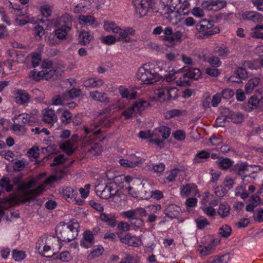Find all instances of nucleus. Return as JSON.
<instances>
[{"mask_svg":"<svg viewBox=\"0 0 263 263\" xmlns=\"http://www.w3.org/2000/svg\"><path fill=\"white\" fill-rule=\"evenodd\" d=\"M22 178L21 175L15 176L13 179V183L18 185V189L21 191L24 202L33 200L44 191L43 185H41L35 189L29 190L33 186L34 183V181L31 180L28 182H24L22 180Z\"/></svg>","mask_w":263,"mask_h":263,"instance_id":"obj_1","label":"nucleus"},{"mask_svg":"<svg viewBox=\"0 0 263 263\" xmlns=\"http://www.w3.org/2000/svg\"><path fill=\"white\" fill-rule=\"evenodd\" d=\"M79 228L77 221L71 223L60 222L55 227L57 237L59 241L69 242L77 237Z\"/></svg>","mask_w":263,"mask_h":263,"instance_id":"obj_2","label":"nucleus"},{"mask_svg":"<svg viewBox=\"0 0 263 263\" xmlns=\"http://www.w3.org/2000/svg\"><path fill=\"white\" fill-rule=\"evenodd\" d=\"M196 36L198 39H206L220 31L218 27H213L212 22L203 20L196 25Z\"/></svg>","mask_w":263,"mask_h":263,"instance_id":"obj_3","label":"nucleus"},{"mask_svg":"<svg viewBox=\"0 0 263 263\" xmlns=\"http://www.w3.org/2000/svg\"><path fill=\"white\" fill-rule=\"evenodd\" d=\"M149 65H145L139 68L137 73L138 80L147 84H153L159 80V76L157 72L152 71L148 68Z\"/></svg>","mask_w":263,"mask_h":263,"instance_id":"obj_4","label":"nucleus"},{"mask_svg":"<svg viewBox=\"0 0 263 263\" xmlns=\"http://www.w3.org/2000/svg\"><path fill=\"white\" fill-rule=\"evenodd\" d=\"M181 37V32L179 30L174 31L170 26L166 27L164 28V35L160 36V39L167 42L170 46H173L176 42H180Z\"/></svg>","mask_w":263,"mask_h":263,"instance_id":"obj_5","label":"nucleus"},{"mask_svg":"<svg viewBox=\"0 0 263 263\" xmlns=\"http://www.w3.org/2000/svg\"><path fill=\"white\" fill-rule=\"evenodd\" d=\"M136 11L140 17L145 16L150 10L155 9L154 0H133Z\"/></svg>","mask_w":263,"mask_h":263,"instance_id":"obj_6","label":"nucleus"},{"mask_svg":"<svg viewBox=\"0 0 263 263\" xmlns=\"http://www.w3.org/2000/svg\"><path fill=\"white\" fill-rule=\"evenodd\" d=\"M136 11L140 17L145 16L150 10L155 9L154 0H133Z\"/></svg>","mask_w":263,"mask_h":263,"instance_id":"obj_7","label":"nucleus"},{"mask_svg":"<svg viewBox=\"0 0 263 263\" xmlns=\"http://www.w3.org/2000/svg\"><path fill=\"white\" fill-rule=\"evenodd\" d=\"M182 69L183 78L180 77L179 80L177 81L178 85L182 86L184 85L186 83V82L184 80L186 77H187L191 79L198 80L201 76V72L199 68H187L184 67Z\"/></svg>","mask_w":263,"mask_h":263,"instance_id":"obj_8","label":"nucleus"},{"mask_svg":"<svg viewBox=\"0 0 263 263\" xmlns=\"http://www.w3.org/2000/svg\"><path fill=\"white\" fill-rule=\"evenodd\" d=\"M51 23L56 28H67L71 30L72 27V18L68 13H65L61 16L52 19Z\"/></svg>","mask_w":263,"mask_h":263,"instance_id":"obj_9","label":"nucleus"},{"mask_svg":"<svg viewBox=\"0 0 263 263\" xmlns=\"http://www.w3.org/2000/svg\"><path fill=\"white\" fill-rule=\"evenodd\" d=\"M249 171V165L247 162L238 163L234 165H232L230 169V172L239 176H243V181L245 182V178L248 177L245 174Z\"/></svg>","mask_w":263,"mask_h":263,"instance_id":"obj_10","label":"nucleus"},{"mask_svg":"<svg viewBox=\"0 0 263 263\" xmlns=\"http://www.w3.org/2000/svg\"><path fill=\"white\" fill-rule=\"evenodd\" d=\"M90 230H86L83 233V236L80 240V245L82 247L88 249L95 244V237L91 234Z\"/></svg>","mask_w":263,"mask_h":263,"instance_id":"obj_11","label":"nucleus"},{"mask_svg":"<svg viewBox=\"0 0 263 263\" xmlns=\"http://www.w3.org/2000/svg\"><path fill=\"white\" fill-rule=\"evenodd\" d=\"M113 186L112 183L107 184L105 185L103 190H98V192H100L99 196L105 199H108L111 197H114L117 195L118 192V190L113 189Z\"/></svg>","mask_w":263,"mask_h":263,"instance_id":"obj_12","label":"nucleus"},{"mask_svg":"<svg viewBox=\"0 0 263 263\" xmlns=\"http://www.w3.org/2000/svg\"><path fill=\"white\" fill-rule=\"evenodd\" d=\"M180 208L175 204H171L168 205L164 211L165 215L171 219L178 218L179 216Z\"/></svg>","mask_w":263,"mask_h":263,"instance_id":"obj_13","label":"nucleus"},{"mask_svg":"<svg viewBox=\"0 0 263 263\" xmlns=\"http://www.w3.org/2000/svg\"><path fill=\"white\" fill-rule=\"evenodd\" d=\"M135 30L133 28L127 27L125 30L121 29L119 37L117 39L118 41H122L123 43H131L132 40L128 37V35H134L135 34Z\"/></svg>","mask_w":263,"mask_h":263,"instance_id":"obj_14","label":"nucleus"},{"mask_svg":"<svg viewBox=\"0 0 263 263\" xmlns=\"http://www.w3.org/2000/svg\"><path fill=\"white\" fill-rule=\"evenodd\" d=\"M89 96L94 100L101 103H108L110 102L109 98L108 97L107 95L105 92L96 90L90 92Z\"/></svg>","mask_w":263,"mask_h":263,"instance_id":"obj_15","label":"nucleus"},{"mask_svg":"<svg viewBox=\"0 0 263 263\" xmlns=\"http://www.w3.org/2000/svg\"><path fill=\"white\" fill-rule=\"evenodd\" d=\"M43 119L45 122L49 124H53L56 122L57 121V117L54 110L51 108L45 109Z\"/></svg>","mask_w":263,"mask_h":263,"instance_id":"obj_16","label":"nucleus"},{"mask_svg":"<svg viewBox=\"0 0 263 263\" xmlns=\"http://www.w3.org/2000/svg\"><path fill=\"white\" fill-rule=\"evenodd\" d=\"M63 196L69 202H72L76 199L77 192L70 187H67L62 190Z\"/></svg>","mask_w":263,"mask_h":263,"instance_id":"obj_17","label":"nucleus"},{"mask_svg":"<svg viewBox=\"0 0 263 263\" xmlns=\"http://www.w3.org/2000/svg\"><path fill=\"white\" fill-rule=\"evenodd\" d=\"M137 160H135L134 159H120L119 162L120 164L126 167H134L138 166L139 164H142L144 161V158H138Z\"/></svg>","mask_w":263,"mask_h":263,"instance_id":"obj_18","label":"nucleus"},{"mask_svg":"<svg viewBox=\"0 0 263 263\" xmlns=\"http://www.w3.org/2000/svg\"><path fill=\"white\" fill-rule=\"evenodd\" d=\"M260 82V79L258 77H254L249 80L245 85V91L247 94L251 93L256 88Z\"/></svg>","mask_w":263,"mask_h":263,"instance_id":"obj_19","label":"nucleus"},{"mask_svg":"<svg viewBox=\"0 0 263 263\" xmlns=\"http://www.w3.org/2000/svg\"><path fill=\"white\" fill-rule=\"evenodd\" d=\"M242 17L244 20H248L253 22H258L262 20V16L259 13L254 11H247L242 14Z\"/></svg>","mask_w":263,"mask_h":263,"instance_id":"obj_20","label":"nucleus"},{"mask_svg":"<svg viewBox=\"0 0 263 263\" xmlns=\"http://www.w3.org/2000/svg\"><path fill=\"white\" fill-rule=\"evenodd\" d=\"M100 219L106 223V224L115 227L117 224L116 218L114 215L110 214L101 213L100 216Z\"/></svg>","mask_w":263,"mask_h":263,"instance_id":"obj_21","label":"nucleus"},{"mask_svg":"<svg viewBox=\"0 0 263 263\" xmlns=\"http://www.w3.org/2000/svg\"><path fill=\"white\" fill-rule=\"evenodd\" d=\"M103 81L96 78L88 79L84 82V86L87 88L99 87L104 84Z\"/></svg>","mask_w":263,"mask_h":263,"instance_id":"obj_22","label":"nucleus"},{"mask_svg":"<svg viewBox=\"0 0 263 263\" xmlns=\"http://www.w3.org/2000/svg\"><path fill=\"white\" fill-rule=\"evenodd\" d=\"M30 96L29 93L24 90L18 89L16 91V96L15 97L17 103L23 104L29 101Z\"/></svg>","mask_w":263,"mask_h":263,"instance_id":"obj_23","label":"nucleus"},{"mask_svg":"<svg viewBox=\"0 0 263 263\" xmlns=\"http://www.w3.org/2000/svg\"><path fill=\"white\" fill-rule=\"evenodd\" d=\"M103 27L104 30L107 32H112L119 34L121 33V28L112 21H104Z\"/></svg>","mask_w":263,"mask_h":263,"instance_id":"obj_24","label":"nucleus"},{"mask_svg":"<svg viewBox=\"0 0 263 263\" xmlns=\"http://www.w3.org/2000/svg\"><path fill=\"white\" fill-rule=\"evenodd\" d=\"M251 203L246 206V210L247 212H253L254 209L261 204V198L258 196L252 195L250 198Z\"/></svg>","mask_w":263,"mask_h":263,"instance_id":"obj_25","label":"nucleus"},{"mask_svg":"<svg viewBox=\"0 0 263 263\" xmlns=\"http://www.w3.org/2000/svg\"><path fill=\"white\" fill-rule=\"evenodd\" d=\"M216 163L219 168L226 170L232 166L233 161L228 158L221 157Z\"/></svg>","mask_w":263,"mask_h":263,"instance_id":"obj_26","label":"nucleus"},{"mask_svg":"<svg viewBox=\"0 0 263 263\" xmlns=\"http://www.w3.org/2000/svg\"><path fill=\"white\" fill-rule=\"evenodd\" d=\"M228 114L226 116L227 118L231 120V121L235 123H240L243 120V115L238 112H233L228 109Z\"/></svg>","mask_w":263,"mask_h":263,"instance_id":"obj_27","label":"nucleus"},{"mask_svg":"<svg viewBox=\"0 0 263 263\" xmlns=\"http://www.w3.org/2000/svg\"><path fill=\"white\" fill-rule=\"evenodd\" d=\"M105 120H101L100 119H96L95 120H93L90 125L89 127H85V131L86 134H89L91 132H93L98 128L101 125H104V126H106V123H105Z\"/></svg>","mask_w":263,"mask_h":263,"instance_id":"obj_28","label":"nucleus"},{"mask_svg":"<svg viewBox=\"0 0 263 263\" xmlns=\"http://www.w3.org/2000/svg\"><path fill=\"white\" fill-rule=\"evenodd\" d=\"M155 94L161 101L170 100L168 87L157 89Z\"/></svg>","mask_w":263,"mask_h":263,"instance_id":"obj_29","label":"nucleus"},{"mask_svg":"<svg viewBox=\"0 0 263 263\" xmlns=\"http://www.w3.org/2000/svg\"><path fill=\"white\" fill-rule=\"evenodd\" d=\"M230 207L227 203L220 204L217 211L218 214L221 218H225L230 215Z\"/></svg>","mask_w":263,"mask_h":263,"instance_id":"obj_30","label":"nucleus"},{"mask_svg":"<svg viewBox=\"0 0 263 263\" xmlns=\"http://www.w3.org/2000/svg\"><path fill=\"white\" fill-rule=\"evenodd\" d=\"M214 52L218 56L224 58L229 55L230 53V50L228 47L222 45L221 46L216 47L214 50Z\"/></svg>","mask_w":263,"mask_h":263,"instance_id":"obj_31","label":"nucleus"},{"mask_svg":"<svg viewBox=\"0 0 263 263\" xmlns=\"http://www.w3.org/2000/svg\"><path fill=\"white\" fill-rule=\"evenodd\" d=\"M210 157V153L205 150H202L197 153L193 161L194 163L202 162V159H206Z\"/></svg>","mask_w":263,"mask_h":263,"instance_id":"obj_32","label":"nucleus"},{"mask_svg":"<svg viewBox=\"0 0 263 263\" xmlns=\"http://www.w3.org/2000/svg\"><path fill=\"white\" fill-rule=\"evenodd\" d=\"M92 35L87 31H82L79 34V42L81 45H86L92 39Z\"/></svg>","mask_w":263,"mask_h":263,"instance_id":"obj_33","label":"nucleus"},{"mask_svg":"<svg viewBox=\"0 0 263 263\" xmlns=\"http://www.w3.org/2000/svg\"><path fill=\"white\" fill-rule=\"evenodd\" d=\"M183 69L181 68L176 71L173 69L172 70H170L168 73L164 76L163 80L167 82H171L174 81L177 78L176 74L182 73Z\"/></svg>","mask_w":263,"mask_h":263,"instance_id":"obj_34","label":"nucleus"},{"mask_svg":"<svg viewBox=\"0 0 263 263\" xmlns=\"http://www.w3.org/2000/svg\"><path fill=\"white\" fill-rule=\"evenodd\" d=\"M60 147L69 156L71 155L74 152L73 144L70 141L64 142L60 145Z\"/></svg>","mask_w":263,"mask_h":263,"instance_id":"obj_35","label":"nucleus"},{"mask_svg":"<svg viewBox=\"0 0 263 263\" xmlns=\"http://www.w3.org/2000/svg\"><path fill=\"white\" fill-rule=\"evenodd\" d=\"M11 180L9 177H4L0 180V187L4 189L7 192H10L13 189V185L10 184Z\"/></svg>","mask_w":263,"mask_h":263,"instance_id":"obj_36","label":"nucleus"},{"mask_svg":"<svg viewBox=\"0 0 263 263\" xmlns=\"http://www.w3.org/2000/svg\"><path fill=\"white\" fill-rule=\"evenodd\" d=\"M104 250V248L102 246H98L96 248H94L93 250L90 252V253L88 255L87 258L89 260H91L96 257H98L102 255Z\"/></svg>","mask_w":263,"mask_h":263,"instance_id":"obj_37","label":"nucleus"},{"mask_svg":"<svg viewBox=\"0 0 263 263\" xmlns=\"http://www.w3.org/2000/svg\"><path fill=\"white\" fill-rule=\"evenodd\" d=\"M171 128L165 126H161L157 128H156L155 130V133L156 134V135H157V132L161 134V136L164 140L166 139L169 137L171 134Z\"/></svg>","mask_w":263,"mask_h":263,"instance_id":"obj_38","label":"nucleus"},{"mask_svg":"<svg viewBox=\"0 0 263 263\" xmlns=\"http://www.w3.org/2000/svg\"><path fill=\"white\" fill-rule=\"evenodd\" d=\"M194 190L195 185L193 184L187 183L181 187V195L183 197L189 196Z\"/></svg>","mask_w":263,"mask_h":263,"instance_id":"obj_39","label":"nucleus"},{"mask_svg":"<svg viewBox=\"0 0 263 263\" xmlns=\"http://www.w3.org/2000/svg\"><path fill=\"white\" fill-rule=\"evenodd\" d=\"M80 23L83 25H93L96 22V19L91 15H80Z\"/></svg>","mask_w":263,"mask_h":263,"instance_id":"obj_40","label":"nucleus"},{"mask_svg":"<svg viewBox=\"0 0 263 263\" xmlns=\"http://www.w3.org/2000/svg\"><path fill=\"white\" fill-rule=\"evenodd\" d=\"M71 30H68L67 28H57L54 30V33L56 37L59 40L64 39L67 35V33Z\"/></svg>","mask_w":263,"mask_h":263,"instance_id":"obj_41","label":"nucleus"},{"mask_svg":"<svg viewBox=\"0 0 263 263\" xmlns=\"http://www.w3.org/2000/svg\"><path fill=\"white\" fill-rule=\"evenodd\" d=\"M232 233V229L230 226L228 224H224L221 226L219 229V234L222 237L227 238Z\"/></svg>","mask_w":263,"mask_h":263,"instance_id":"obj_42","label":"nucleus"},{"mask_svg":"<svg viewBox=\"0 0 263 263\" xmlns=\"http://www.w3.org/2000/svg\"><path fill=\"white\" fill-rule=\"evenodd\" d=\"M12 257L15 261H20L23 260L26 257L25 252L23 251L13 250L12 251Z\"/></svg>","mask_w":263,"mask_h":263,"instance_id":"obj_43","label":"nucleus"},{"mask_svg":"<svg viewBox=\"0 0 263 263\" xmlns=\"http://www.w3.org/2000/svg\"><path fill=\"white\" fill-rule=\"evenodd\" d=\"M230 258L229 254H226L219 257H215L209 263H227Z\"/></svg>","mask_w":263,"mask_h":263,"instance_id":"obj_44","label":"nucleus"},{"mask_svg":"<svg viewBox=\"0 0 263 263\" xmlns=\"http://www.w3.org/2000/svg\"><path fill=\"white\" fill-rule=\"evenodd\" d=\"M213 9H221L227 6V3L224 0H212Z\"/></svg>","mask_w":263,"mask_h":263,"instance_id":"obj_45","label":"nucleus"},{"mask_svg":"<svg viewBox=\"0 0 263 263\" xmlns=\"http://www.w3.org/2000/svg\"><path fill=\"white\" fill-rule=\"evenodd\" d=\"M81 92V91L80 89L72 88L64 93L67 99L69 98L72 99L79 97L80 95Z\"/></svg>","mask_w":263,"mask_h":263,"instance_id":"obj_46","label":"nucleus"},{"mask_svg":"<svg viewBox=\"0 0 263 263\" xmlns=\"http://www.w3.org/2000/svg\"><path fill=\"white\" fill-rule=\"evenodd\" d=\"M57 77L56 71L52 68L45 70V79L46 80H54Z\"/></svg>","mask_w":263,"mask_h":263,"instance_id":"obj_47","label":"nucleus"},{"mask_svg":"<svg viewBox=\"0 0 263 263\" xmlns=\"http://www.w3.org/2000/svg\"><path fill=\"white\" fill-rule=\"evenodd\" d=\"M197 226L199 229H203L205 227L210 224V222L204 217L200 216L196 220Z\"/></svg>","mask_w":263,"mask_h":263,"instance_id":"obj_48","label":"nucleus"},{"mask_svg":"<svg viewBox=\"0 0 263 263\" xmlns=\"http://www.w3.org/2000/svg\"><path fill=\"white\" fill-rule=\"evenodd\" d=\"M102 147L98 143H96L89 148L88 151L93 155H99L102 152Z\"/></svg>","mask_w":263,"mask_h":263,"instance_id":"obj_49","label":"nucleus"},{"mask_svg":"<svg viewBox=\"0 0 263 263\" xmlns=\"http://www.w3.org/2000/svg\"><path fill=\"white\" fill-rule=\"evenodd\" d=\"M208 62L213 67H218L221 64V62L220 61L219 58L216 56L210 57L208 60Z\"/></svg>","mask_w":263,"mask_h":263,"instance_id":"obj_50","label":"nucleus"},{"mask_svg":"<svg viewBox=\"0 0 263 263\" xmlns=\"http://www.w3.org/2000/svg\"><path fill=\"white\" fill-rule=\"evenodd\" d=\"M71 117H72L71 114L69 111H68L67 110H65L62 114V116L61 117V121L63 123H64L65 124H67L70 123L71 120Z\"/></svg>","mask_w":263,"mask_h":263,"instance_id":"obj_51","label":"nucleus"},{"mask_svg":"<svg viewBox=\"0 0 263 263\" xmlns=\"http://www.w3.org/2000/svg\"><path fill=\"white\" fill-rule=\"evenodd\" d=\"M67 100L65 93L57 96L52 99V104L55 105L64 103V101Z\"/></svg>","mask_w":263,"mask_h":263,"instance_id":"obj_52","label":"nucleus"},{"mask_svg":"<svg viewBox=\"0 0 263 263\" xmlns=\"http://www.w3.org/2000/svg\"><path fill=\"white\" fill-rule=\"evenodd\" d=\"M28 117V114H19L18 115L15 116L12 120L20 121L21 124L24 126L25 124L27 125Z\"/></svg>","mask_w":263,"mask_h":263,"instance_id":"obj_53","label":"nucleus"},{"mask_svg":"<svg viewBox=\"0 0 263 263\" xmlns=\"http://www.w3.org/2000/svg\"><path fill=\"white\" fill-rule=\"evenodd\" d=\"M248 104L251 108L256 107L257 106L260 107V99H258L256 96L253 95L252 96L248 101Z\"/></svg>","mask_w":263,"mask_h":263,"instance_id":"obj_54","label":"nucleus"},{"mask_svg":"<svg viewBox=\"0 0 263 263\" xmlns=\"http://www.w3.org/2000/svg\"><path fill=\"white\" fill-rule=\"evenodd\" d=\"M151 197L157 200H159L163 198V193L161 191L156 190L154 191H152L149 193V195L147 197H145L144 198L145 199H148V197Z\"/></svg>","mask_w":263,"mask_h":263,"instance_id":"obj_55","label":"nucleus"},{"mask_svg":"<svg viewBox=\"0 0 263 263\" xmlns=\"http://www.w3.org/2000/svg\"><path fill=\"white\" fill-rule=\"evenodd\" d=\"M221 97L225 99H229L232 98L234 95V92L233 90L230 88H227L223 90L220 93Z\"/></svg>","mask_w":263,"mask_h":263,"instance_id":"obj_56","label":"nucleus"},{"mask_svg":"<svg viewBox=\"0 0 263 263\" xmlns=\"http://www.w3.org/2000/svg\"><path fill=\"white\" fill-rule=\"evenodd\" d=\"M41 12L43 16H44L45 17H48L51 15L52 10L50 7L46 5L41 7Z\"/></svg>","mask_w":263,"mask_h":263,"instance_id":"obj_57","label":"nucleus"},{"mask_svg":"<svg viewBox=\"0 0 263 263\" xmlns=\"http://www.w3.org/2000/svg\"><path fill=\"white\" fill-rule=\"evenodd\" d=\"M65 161L64 155L63 154H60L59 156L55 157L54 158L53 162L51 163V166H54L57 165H59L61 163L64 162Z\"/></svg>","mask_w":263,"mask_h":263,"instance_id":"obj_58","label":"nucleus"},{"mask_svg":"<svg viewBox=\"0 0 263 263\" xmlns=\"http://www.w3.org/2000/svg\"><path fill=\"white\" fill-rule=\"evenodd\" d=\"M102 41L106 45L114 44L116 41H118L117 39H116L113 35H107L104 36L102 38Z\"/></svg>","mask_w":263,"mask_h":263,"instance_id":"obj_59","label":"nucleus"},{"mask_svg":"<svg viewBox=\"0 0 263 263\" xmlns=\"http://www.w3.org/2000/svg\"><path fill=\"white\" fill-rule=\"evenodd\" d=\"M173 136L175 139L182 141L185 139V133L182 130H178L173 133Z\"/></svg>","mask_w":263,"mask_h":263,"instance_id":"obj_60","label":"nucleus"},{"mask_svg":"<svg viewBox=\"0 0 263 263\" xmlns=\"http://www.w3.org/2000/svg\"><path fill=\"white\" fill-rule=\"evenodd\" d=\"M156 136L155 133H152L150 130L141 131L139 133V136L142 139H147L148 138L154 137Z\"/></svg>","mask_w":263,"mask_h":263,"instance_id":"obj_61","label":"nucleus"},{"mask_svg":"<svg viewBox=\"0 0 263 263\" xmlns=\"http://www.w3.org/2000/svg\"><path fill=\"white\" fill-rule=\"evenodd\" d=\"M179 171V170L178 168L172 170L166 178L167 181L168 182H172L174 180L175 178L177 176Z\"/></svg>","mask_w":263,"mask_h":263,"instance_id":"obj_62","label":"nucleus"},{"mask_svg":"<svg viewBox=\"0 0 263 263\" xmlns=\"http://www.w3.org/2000/svg\"><path fill=\"white\" fill-rule=\"evenodd\" d=\"M39 151V148L37 146H33L28 150V153L29 156L37 159L39 155V153H38Z\"/></svg>","mask_w":263,"mask_h":263,"instance_id":"obj_63","label":"nucleus"},{"mask_svg":"<svg viewBox=\"0 0 263 263\" xmlns=\"http://www.w3.org/2000/svg\"><path fill=\"white\" fill-rule=\"evenodd\" d=\"M59 259L63 262H68L71 259L70 254L68 251H64L59 255Z\"/></svg>","mask_w":263,"mask_h":263,"instance_id":"obj_64","label":"nucleus"}]
</instances>
